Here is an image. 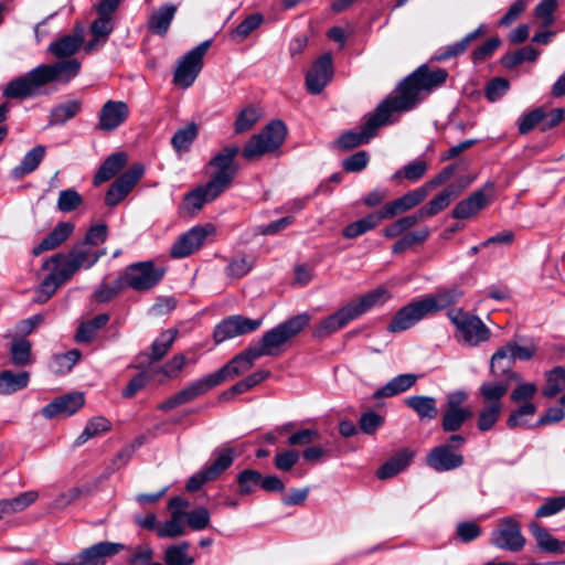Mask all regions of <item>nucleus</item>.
<instances>
[{
  "label": "nucleus",
  "mask_w": 565,
  "mask_h": 565,
  "mask_svg": "<svg viewBox=\"0 0 565 565\" xmlns=\"http://www.w3.org/2000/svg\"><path fill=\"white\" fill-rule=\"evenodd\" d=\"M84 44L82 31L61 36L49 45V52L58 61L52 64H41L10 81L3 89L8 98L23 99L35 96L41 88L50 83L67 84L76 77L81 71V62L72 58Z\"/></svg>",
  "instance_id": "f257e3e1"
},
{
  "label": "nucleus",
  "mask_w": 565,
  "mask_h": 565,
  "mask_svg": "<svg viewBox=\"0 0 565 565\" xmlns=\"http://www.w3.org/2000/svg\"><path fill=\"white\" fill-rule=\"evenodd\" d=\"M447 76V72L443 68L431 70L423 65L404 79L396 95L385 99L384 104H388L393 115L411 110L419 102L422 93H429L440 86L446 82Z\"/></svg>",
  "instance_id": "f03ea898"
},
{
  "label": "nucleus",
  "mask_w": 565,
  "mask_h": 565,
  "mask_svg": "<svg viewBox=\"0 0 565 565\" xmlns=\"http://www.w3.org/2000/svg\"><path fill=\"white\" fill-rule=\"evenodd\" d=\"M462 292L457 288L441 290L427 295L417 301H413L401 308L387 326L390 332L405 331L428 315L438 312L457 302Z\"/></svg>",
  "instance_id": "7ed1b4c3"
},
{
  "label": "nucleus",
  "mask_w": 565,
  "mask_h": 565,
  "mask_svg": "<svg viewBox=\"0 0 565 565\" xmlns=\"http://www.w3.org/2000/svg\"><path fill=\"white\" fill-rule=\"evenodd\" d=\"M310 319L306 312L294 316L266 331L260 342L255 345L263 356H277L284 351V347L309 324Z\"/></svg>",
  "instance_id": "20e7f679"
},
{
  "label": "nucleus",
  "mask_w": 565,
  "mask_h": 565,
  "mask_svg": "<svg viewBox=\"0 0 565 565\" xmlns=\"http://www.w3.org/2000/svg\"><path fill=\"white\" fill-rule=\"evenodd\" d=\"M43 268L52 269V273L43 280L39 288V302L46 301L62 284L70 280L81 269L70 253L52 256L44 263Z\"/></svg>",
  "instance_id": "39448f33"
},
{
  "label": "nucleus",
  "mask_w": 565,
  "mask_h": 565,
  "mask_svg": "<svg viewBox=\"0 0 565 565\" xmlns=\"http://www.w3.org/2000/svg\"><path fill=\"white\" fill-rule=\"evenodd\" d=\"M448 318L456 327V339L466 345L477 347L488 341L491 337V330L476 316L465 312L462 309H451L448 311Z\"/></svg>",
  "instance_id": "423d86ee"
},
{
  "label": "nucleus",
  "mask_w": 565,
  "mask_h": 565,
  "mask_svg": "<svg viewBox=\"0 0 565 565\" xmlns=\"http://www.w3.org/2000/svg\"><path fill=\"white\" fill-rule=\"evenodd\" d=\"M393 114L388 109V104L384 102L377 107L374 115H372L363 125L360 131H348L343 134L337 141L341 149L350 150L362 143L369 142L376 134V130L392 122Z\"/></svg>",
  "instance_id": "0eeeda50"
},
{
  "label": "nucleus",
  "mask_w": 565,
  "mask_h": 565,
  "mask_svg": "<svg viewBox=\"0 0 565 565\" xmlns=\"http://www.w3.org/2000/svg\"><path fill=\"white\" fill-rule=\"evenodd\" d=\"M286 134L287 129L282 121L270 122L248 140L243 149L244 158L255 159L276 150L282 145Z\"/></svg>",
  "instance_id": "6e6552de"
},
{
  "label": "nucleus",
  "mask_w": 565,
  "mask_h": 565,
  "mask_svg": "<svg viewBox=\"0 0 565 565\" xmlns=\"http://www.w3.org/2000/svg\"><path fill=\"white\" fill-rule=\"evenodd\" d=\"M514 381L518 386L511 394V401L514 403L525 402L521 407L513 412L509 419L508 426L514 428L518 426H525V417H531L535 414L536 407L530 399L536 394L537 387L534 383H521V377L516 373L508 374V382Z\"/></svg>",
  "instance_id": "1a4fd4ad"
},
{
  "label": "nucleus",
  "mask_w": 565,
  "mask_h": 565,
  "mask_svg": "<svg viewBox=\"0 0 565 565\" xmlns=\"http://www.w3.org/2000/svg\"><path fill=\"white\" fill-rule=\"evenodd\" d=\"M238 153V147L227 146L216 153L210 161V167L213 169V173L209 182L222 192L231 185L237 172V166L234 160Z\"/></svg>",
  "instance_id": "9d476101"
},
{
  "label": "nucleus",
  "mask_w": 565,
  "mask_h": 565,
  "mask_svg": "<svg viewBox=\"0 0 565 565\" xmlns=\"http://www.w3.org/2000/svg\"><path fill=\"white\" fill-rule=\"evenodd\" d=\"M210 46L211 41H204L181 58L174 71L173 82L175 85L188 88L194 83L203 67V57Z\"/></svg>",
  "instance_id": "9b49d317"
},
{
  "label": "nucleus",
  "mask_w": 565,
  "mask_h": 565,
  "mask_svg": "<svg viewBox=\"0 0 565 565\" xmlns=\"http://www.w3.org/2000/svg\"><path fill=\"white\" fill-rule=\"evenodd\" d=\"M468 399L466 391H454L446 396V412L444 413L441 426L447 433L456 431L461 428L467 419L472 416V411L469 407H463L462 404Z\"/></svg>",
  "instance_id": "f8f14e48"
},
{
  "label": "nucleus",
  "mask_w": 565,
  "mask_h": 565,
  "mask_svg": "<svg viewBox=\"0 0 565 565\" xmlns=\"http://www.w3.org/2000/svg\"><path fill=\"white\" fill-rule=\"evenodd\" d=\"M164 275L162 267H154L151 262L132 264L124 273L127 286L135 290H148L156 286Z\"/></svg>",
  "instance_id": "ddd939ff"
},
{
  "label": "nucleus",
  "mask_w": 565,
  "mask_h": 565,
  "mask_svg": "<svg viewBox=\"0 0 565 565\" xmlns=\"http://www.w3.org/2000/svg\"><path fill=\"white\" fill-rule=\"evenodd\" d=\"M263 324V319H250L241 315L223 319L214 329L213 338L216 343L256 331Z\"/></svg>",
  "instance_id": "4468645a"
},
{
  "label": "nucleus",
  "mask_w": 565,
  "mask_h": 565,
  "mask_svg": "<svg viewBox=\"0 0 565 565\" xmlns=\"http://www.w3.org/2000/svg\"><path fill=\"white\" fill-rule=\"evenodd\" d=\"M262 356L263 354L257 347L250 345L239 354L235 355L226 365L211 373V376L217 386L226 379H233L250 370L255 361Z\"/></svg>",
  "instance_id": "2eb2a0df"
},
{
  "label": "nucleus",
  "mask_w": 565,
  "mask_h": 565,
  "mask_svg": "<svg viewBox=\"0 0 565 565\" xmlns=\"http://www.w3.org/2000/svg\"><path fill=\"white\" fill-rule=\"evenodd\" d=\"M142 174L143 167L134 164L111 184L106 193V204L109 206L119 204L138 183Z\"/></svg>",
  "instance_id": "dca6fc26"
},
{
  "label": "nucleus",
  "mask_w": 565,
  "mask_h": 565,
  "mask_svg": "<svg viewBox=\"0 0 565 565\" xmlns=\"http://www.w3.org/2000/svg\"><path fill=\"white\" fill-rule=\"evenodd\" d=\"M215 386L216 384L214 383V380L212 379L211 374H207L206 376L190 383L183 390L170 396L159 406V408L161 411L173 409L179 405H182L196 398L198 396L206 393L209 390Z\"/></svg>",
  "instance_id": "f3484780"
},
{
  "label": "nucleus",
  "mask_w": 565,
  "mask_h": 565,
  "mask_svg": "<svg viewBox=\"0 0 565 565\" xmlns=\"http://www.w3.org/2000/svg\"><path fill=\"white\" fill-rule=\"evenodd\" d=\"M215 386L216 384L214 383V380L212 379L211 374H207L206 376L190 383L183 390L170 396L159 406V408L161 411L173 409L179 405H182L196 398L198 396L206 393L209 390Z\"/></svg>",
  "instance_id": "a211bd4d"
},
{
  "label": "nucleus",
  "mask_w": 565,
  "mask_h": 565,
  "mask_svg": "<svg viewBox=\"0 0 565 565\" xmlns=\"http://www.w3.org/2000/svg\"><path fill=\"white\" fill-rule=\"evenodd\" d=\"M129 113L126 102L107 100L100 108L97 127L102 131H114L127 120Z\"/></svg>",
  "instance_id": "6ab92c4d"
},
{
  "label": "nucleus",
  "mask_w": 565,
  "mask_h": 565,
  "mask_svg": "<svg viewBox=\"0 0 565 565\" xmlns=\"http://www.w3.org/2000/svg\"><path fill=\"white\" fill-rule=\"evenodd\" d=\"M525 542L520 523L515 519L509 516L501 520L500 529L497 532V547L520 552L525 546Z\"/></svg>",
  "instance_id": "aec40b11"
},
{
  "label": "nucleus",
  "mask_w": 565,
  "mask_h": 565,
  "mask_svg": "<svg viewBox=\"0 0 565 565\" xmlns=\"http://www.w3.org/2000/svg\"><path fill=\"white\" fill-rule=\"evenodd\" d=\"M332 57L329 53L318 58L306 75V85L311 94H319L332 77Z\"/></svg>",
  "instance_id": "412c9836"
},
{
  "label": "nucleus",
  "mask_w": 565,
  "mask_h": 565,
  "mask_svg": "<svg viewBox=\"0 0 565 565\" xmlns=\"http://www.w3.org/2000/svg\"><path fill=\"white\" fill-rule=\"evenodd\" d=\"M473 178H466L465 180H461V183L459 185L450 184L446 189H444L441 192H439L435 198H433L425 206H423L420 210V216L425 218L431 217L439 212L444 211L450 202L458 196V194L470 185Z\"/></svg>",
  "instance_id": "4be33fe9"
},
{
  "label": "nucleus",
  "mask_w": 565,
  "mask_h": 565,
  "mask_svg": "<svg viewBox=\"0 0 565 565\" xmlns=\"http://www.w3.org/2000/svg\"><path fill=\"white\" fill-rule=\"evenodd\" d=\"M85 403L82 393H72L55 398L42 408V415L46 418L68 417L75 414Z\"/></svg>",
  "instance_id": "5701e85b"
},
{
  "label": "nucleus",
  "mask_w": 565,
  "mask_h": 565,
  "mask_svg": "<svg viewBox=\"0 0 565 565\" xmlns=\"http://www.w3.org/2000/svg\"><path fill=\"white\" fill-rule=\"evenodd\" d=\"M207 236L204 227H193L173 244L171 255L175 258H183L198 250Z\"/></svg>",
  "instance_id": "b1692460"
},
{
  "label": "nucleus",
  "mask_w": 565,
  "mask_h": 565,
  "mask_svg": "<svg viewBox=\"0 0 565 565\" xmlns=\"http://www.w3.org/2000/svg\"><path fill=\"white\" fill-rule=\"evenodd\" d=\"M427 463L436 471H449L463 463V457L449 449V446L440 445L430 450Z\"/></svg>",
  "instance_id": "393cba45"
},
{
  "label": "nucleus",
  "mask_w": 565,
  "mask_h": 565,
  "mask_svg": "<svg viewBox=\"0 0 565 565\" xmlns=\"http://www.w3.org/2000/svg\"><path fill=\"white\" fill-rule=\"evenodd\" d=\"M125 546L120 543L100 542L79 554L81 565H105L107 556L115 555L122 551Z\"/></svg>",
  "instance_id": "a878e982"
},
{
  "label": "nucleus",
  "mask_w": 565,
  "mask_h": 565,
  "mask_svg": "<svg viewBox=\"0 0 565 565\" xmlns=\"http://www.w3.org/2000/svg\"><path fill=\"white\" fill-rule=\"evenodd\" d=\"M355 317L352 312V309L349 305L344 306L333 315L323 319L313 331L315 337L323 338L327 337L344 326H347L350 321L354 320Z\"/></svg>",
  "instance_id": "bb28decb"
},
{
  "label": "nucleus",
  "mask_w": 565,
  "mask_h": 565,
  "mask_svg": "<svg viewBox=\"0 0 565 565\" xmlns=\"http://www.w3.org/2000/svg\"><path fill=\"white\" fill-rule=\"evenodd\" d=\"M390 299V291L385 287H377L348 305L352 309L354 317L358 318L364 312L384 305Z\"/></svg>",
  "instance_id": "cd10ccee"
},
{
  "label": "nucleus",
  "mask_w": 565,
  "mask_h": 565,
  "mask_svg": "<svg viewBox=\"0 0 565 565\" xmlns=\"http://www.w3.org/2000/svg\"><path fill=\"white\" fill-rule=\"evenodd\" d=\"M489 202L484 190H477L465 200H461L452 210V217L457 220H467L481 211Z\"/></svg>",
  "instance_id": "c85d7f7f"
},
{
  "label": "nucleus",
  "mask_w": 565,
  "mask_h": 565,
  "mask_svg": "<svg viewBox=\"0 0 565 565\" xmlns=\"http://www.w3.org/2000/svg\"><path fill=\"white\" fill-rule=\"evenodd\" d=\"M74 228L71 222L57 223L53 231L33 248V255L38 256L43 252L55 249L72 235Z\"/></svg>",
  "instance_id": "c756f323"
},
{
  "label": "nucleus",
  "mask_w": 565,
  "mask_h": 565,
  "mask_svg": "<svg viewBox=\"0 0 565 565\" xmlns=\"http://www.w3.org/2000/svg\"><path fill=\"white\" fill-rule=\"evenodd\" d=\"M114 30L113 17L98 15L90 25L92 40L85 46L86 52H94L103 46Z\"/></svg>",
  "instance_id": "7c9ffc66"
},
{
  "label": "nucleus",
  "mask_w": 565,
  "mask_h": 565,
  "mask_svg": "<svg viewBox=\"0 0 565 565\" xmlns=\"http://www.w3.org/2000/svg\"><path fill=\"white\" fill-rule=\"evenodd\" d=\"M243 454V448L241 447H224L214 451L215 459L211 465L204 467L210 475V478L215 480L218 478L226 469L231 467L235 457H238Z\"/></svg>",
  "instance_id": "2f4dec72"
},
{
  "label": "nucleus",
  "mask_w": 565,
  "mask_h": 565,
  "mask_svg": "<svg viewBox=\"0 0 565 565\" xmlns=\"http://www.w3.org/2000/svg\"><path fill=\"white\" fill-rule=\"evenodd\" d=\"M221 193L216 186L207 182L205 185L198 186L184 198V205L189 211L196 212L204 204L214 201Z\"/></svg>",
  "instance_id": "473e14b6"
},
{
  "label": "nucleus",
  "mask_w": 565,
  "mask_h": 565,
  "mask_svg": "<svg viewBox=\"0 0 565 565\" xmlns=\"http://www.w3.org/2000/svg\"><path fill=\"white\" fill-rule=\"evenodd\" d=\"M530 531L537 547L545 553L562 554L565 552V541L554 537L545 527L537 523L530 524Z\"/></svg>",
  "instance_id": "72a5a7b5"
},
{
  "label": "nucleus",
  "mask_w": 565,
  "mask_h": 565,
  "mask_svg": "<svg viewBox=\"0 0 565 565\" xmlns=\"http://www.w3.org/2000/svg\"><path fill=\"white\" fill-rule=\"evenodd\" d=\"M177 7L163 4L154 10L148 19V29L158 35H164L175 15Z\"/></svg>",
  "instance_id": "f704fd0d"
},
{
  "label": "nucleus",
  "mask_w": 565,
  "mask_h": 565,
  "mask_svg": "<svg viewBox=\"0 0 565 565\" xmlns=\"http://www.w3.org/2000/svg\"><path fill=\"white\" fill-rule=\"evenodd\" d=\"M36 491H26L12 499L0 500V520L19 513L36 501Z\"/></svg>",
  "instance_id": "c9c22d12"
},
{
  "label": "nucleus",
  "mask_w": 565,
  "mask_h": 565,
  "mask_svg": "<svg viewBox=\"0 0 565 565\" xmlns=\"http://www.w3.org/2000/svg\"><path fill=\"white\" fill-rule=\"evenodd\" d=\"M535 353L536 347L534 344L521 345L515 341H510L497 349V361L504 359L509 361H529Z\"/></svg>",
  "instance_id": "e433bc0d"
},
{
  "label": "nucleus",
  "mask_w": 565,
  "mask_h": 565,
  "mask_svg": "<svg viewBox=\"0 0 565 565\" xmlns=\"http://www.w3.org/2000/svg\"><path fill=\"white\" fill-rule=\"evenodd\" d=\"M127 160V156L124 152L109 156L95 174L94 184L98 185L110 180L126 166Z\"/></svg>",
  "instance_id": "4c0bfd02"
},
{
  "label": "nucleus",
  "mask_w": 565,
  "mask_h": 565,
  "mask_svg": "<svg viewBox=\"0 0 565 565\" xmlns=\"http://www.w3.org/2000/svg\"><path fill=\"white\" fill-rule=\"evenodd\" d=\"M82 110L79 99H68L54 106L50 111L49 125H63L74 118Z\"/></svg>",
  "instance_id": "58836bf2"
},
{
  "label": "nucleus",
  "mask_w": 565,
  "mask_h": 565,
  "mask_svg": "<svg viewBox=\"0 0 565 565\" xmlns=\"http://www.w3.org/2000/svg\"><path fill=\"white\" fill-rule=\"evenodd\" d=\"M414 457L409 449H403L393 456L388 461L382 465L376 475L380 479H388L404 470Z\"/></svg>",
  "instance_id": "ea45409f"
},
{
  "label": "nucleus",
  "mask_w": 565,
  "mask_h": 565,
  "mask_svg": "<svg viewBox=\"0 0 565 565\" xmlns=\"http://www.w3.org/2000/svg\"><path fill=\"white\" fill-rule=\"evenodd\" d=\"M109 321V316L107 313H100L96 316L94 319L84 321L77 328L75 340L78 343H89L92 342L98 331L104 328Z\"/></svg>",
  "instance_id": "a19ab883"
},
{
  "label": "nucleus",
  "mask_w": 565,
  "mask_h": 565,
  "mask_svg": "<svg viewBox=\"0 0 565 565\" xmlns=\"http://www.w3.org/2000/svg\"><path fill=\"white\" fill-rule=\"evenodd\" d=\"M417 381V376L411 373L393 377L383 387L375 392V397H392L411 388Z\"/></svg>",
  "instance_id": "79ce46f5"
},
{
  "label": "nucleus",
  "mask_w": 565,
  "mask_h": 565,
  "mask_svg": "<svg viewBox=\"0 0 565 565\" xmlns=\"http://www.w3.org/2000/svg\"><path fill=\"white\" fill-rule=\"evenodd\" d=\"M45 156V147L36 146L28 151L22 158L20 164L13 168L12 175L15 179H20L31 172H33Z\"/></svg>",
  "instance_id": "37998d69"
},
{
  "label": "nucleus",
  "mask_w": 565,
  "mask_h": 565,
  "mask_svg": "<svg viewBox=\"0 0 565 565\" xmlns=\"http://www.w3.org/2000/svg\"><path fill=\"white\" fill-rule=\"evenodd\" d=\"M405 404L416 412L420 418L434 419L438 415L436 399L431 396H411L405 399Z\"/></svg>",
  "instance_id": "c03bdc74"
},
{
  "label": "nucleus",
  "mask_w": 565,
  "mask_h": 565,
  "mask_svg": "<svg viewBox=\"0 0 565 565\" xmlns=\"http://www.w3.org/2000/svg\"><path fill=\"white\" fill-rule=\"evenodd\" d=\"M70 254L81 268H90L100 257L106 255V249H95L79 243L70 250Z\"/></svg>",
  "instance_id": "a18cd8bd"
},
{
  "label": "nucleus",
  "mask_w": 565,
  "mask_h": 565,
  "mask_svg": "<svg viewBox=\"0 0 565 565\" xmlns=\"http://www.w3.org/2000/svg\"><path fill=\"white\" fill-rule=\"evenodd\" d=\"M30 374L28 372L14 373L3 371L0 373V394L10 395L28 386Z\"/></svg>",
  "instance_id": "49530a36"
},
{
  "label": "nucleus",
  "mask_w": 565,
  "mask_h": 565,
  "mask_svg": "<svg viewBox=\"0 0 565 565\" xmlns=\"http://www.w3.org/2000/svg\"><path fill=\"white\" fill-rule=\"evenodd\" d=\"M185 363L186 358L183 354H177L163 366L151 367L150 372L153 379H157L158 382L163 383L166 380L177 377L180 371L184 367Z\"/></svg>",
  "instance_id": "de8ad7c7"
},
{
  "label": "nucleus",
  "mask_w": 565,
  "mask_h": 565,
  "mask_svg": "<svg viewBox=\"0 0 565 565\" xmlns=\"http://www.w3.org/2000/svg\"><path fill=\"white\" fill-rule=\"evenodd\" d=\"M189 543L181 542L170 545L164 552L167 565H193L194 558L189 554Z\"/></svg>",
  "instance_id": "09e8293b"
},
{
  "label": "nucleus",
  "mask_w": 565,
  "mask_h": 565,
  "mask_svg": "<svg viewBox=\"0 0 565 565\" xmlns=\"http://www.w3.org/2000/svg\"><path fill=\"white\" fill-rule=\"evenodd\" d=\"M177 333V330L169 329L163 331L153 341L149 354L150 362L159 361L168 353L175 340Z\"/></svg>",
  "instance_id": "8fccbe9b"
},
{
  "label": "nucleus",
  "mask_w": 565,
  "mask_h": 565,
  "mask_svg": "<svg viewBox=\"0 0 565 565\" xmlns=\"http://www.w3.org/2000/svg\"><path fill=\"white\" fill-rule=\"evenodd\" d=\"M484 26L480 25L477 30L467 34L460 41L456 42L455 44L448 45L446 50L440 54L439 60H446L462 54L477 39L484 35Z\"/></svg>",
  "instance_id": "3c124183"
},
{
  "label": "nucleus",
  "mask_w": 565,
  "mask_h": 565,
  "mask_svg": "<svg viewBox=\"0 0 565 565\" xmlns=\"http://www.w3.org/2000/svg\"><path fill=\"white\" fill-rule=\"evenodd\" d=\"M110 422L102 416L93 417L89 419L82 431V434L76 438L75 444L81 446L85 444L87 440L106 433L110 429Z\"/></svg>",
  "instance_id": "603ef678"
},
{
  "label": "nucleus",
  "mask_w": 565,
  "mask_h": 565,
  "mask_svg": "<svg viewBox=\"0 0 565 565\" xmlns=\"http://www.w3.org/2000/svg\"><path fill=\"white\" fill-rule=\"evenodd\" d=\"M565 390V369L556 366L546 373V385L542 394L547 398L555 397Z\"/></svg>",
  "instance_id": "864d4df0"
},
{
  "label": "nucleus",
  "mask_w": 565,
  "mask_h": 565,
  "mask_svg": "<svg viewBox=\"0 0 565 565\" xmlns=\"http://www.w3.org/2000/svg\"><path fill=\"white\" fill-rule=\"evenodd\" d=\"M185 532L183 518H180L179 512L171 513L170 520L157 526V535L162 539L182 536Z\"/></svg>",
  "instance_id": "5fc2aeb1"
},
{
  "label": "nucleus",
  "mask_w": 565,
  "mask_h": 565,
  "mask_svg": "<svg viewBox=\"0 0 565 565\" xmlns=\"http://www.w3.org/2000/svg\"><path fill=\"white\" fill-rule=\"evenodd\" d=\"M10 353L14 365L25 366L32 363L31 343L25 339L13 340Z\"/></svg>",
  "instance_id": "6e6d98bb"
},
{
  "label": "nucleus",
  "mask_w": 565,
  "mask_h": 565,
  "mask_svg": "<svg viewBox=\"0 0 565 565\" xmlns=\"http://www.w3.org/2000/svg\"><path fill=\"white\" fill-rule=\"evenodd\" d=\"M379 225V217H375L374 214H369L365 217H362L343 230V236L347 238H355Z\"/></svg>",
  "instance_id": "4d7b16f0"
},
{
  "label": "nucleus",
  "mask_w": 565,
  "mask_h": 565,
  "mask_svg": "<svg viewBox=\"0 0 565 565\" xmlns=\"http://www.w3.org/2000/svg\"><path fill=\"white\" fill-rule=\"evenodd\" d=\"M259 119L258 110L253 106L243 108L234 122L236 134H243L250 130Z\"/></svg>",
  "instance_id": "13d9d810"
},
{
  "label": "nucleus",
  "mask_w": 565,
  "mask_h": 565,
  "mask_svg": "<svg viewBox=\"0 0 565 565\" xmlns=\"http://www.w3.org/2000/svg\"><path fill=\"white\" fill-rule=\"evenodd\" d=\"M198 136V127L195 124H190L186 127L179 129L172 137V146L177 151L186 150Z\"/></svg>",
  "instance_id": "bf43d9fd"
},
{
  "label": "nucleus",
  "mask_w": 565,
  "mask_h": 565,
  "mask_svg": "<svg viewBox=\"0 0 565 565\" xmlns=\"http://www.w3.org/2000/svg\"><path fill=\"white\" fill-rule=\"evenodd\" d=\"M263 22V15L259 13L250 14L242 21L232 32L231 36L234 41L241 42L246 39Z\"/></svg>",
  "instance_id": "052dcab7"
},
{
  "label": "nucleus",
  "mask_w": 565,
  "mask_h": 565,
  "mask_svg": "<svg viewBox=\"0 0 565 565\" xmlns=\"http://www.w3.org/2000/svg\"><path fill=\"white\" fill-rule=\"evenodd\" d=\"M262 473L257 470L246 469L237 476V483L239 487V494H249L257 486H260Z\"/></svg>",
  "instance_id": "680f3d73"
},
{
  "label": "nucleus",
  "mask_w": 565,
  "mask_h": 565,
  "mask_svg": "<svg viewBox=\"0 0 565 565\" xmlns=\"http://www.w3.org/2000/svg\"><path fill=\"white\" fill-rule=\"evenodd\" d=\"M254 266V258L250 256H236L232 258L226 267L227 276L241 278L247 275Z\"/></svg>",
  "instance_id": "e2e57ef3"
},
{
  "label": "nucleus",
  "mask_w": 565,
  "mask_h": 565,
  "mask_svg": "<svg viewBox=\"0 0 565 565\" xmlns=\"http://www.w3.org/2000/svg\"><path fill=\"white\" fill-rule=\"evenodd\" d=\"M81 352L76 349L71 350L63 354H57L53 358L51 367L55 373H65L72 370L75 363L79 360Z\"/></svg>",
  "instance_id": "0e129e2a"
},
{
  "label": "nucleus",
  "mask_w": 565,
  "mask_h": 565,
  "mask_svg": "<svg viewBox=\"0 0 565 565\" xmlns=\"http://www.w3.org/2000/svg\"><path fill=\"white\" fill-rule=\"evenodd\" d=\"M427 170V163L423 160H415L406 164L403 169L393 174V179L405 178L408 181L416 182L419 180Z\"/></svg>",
  "instance_id": "69168bd1"
},
{
  "label": "nucleus",
  "mask_w": 565,
  "mask_h": 565,
  "mask_svg": "<svg viewBox=\"0 0 565 565\" xmlns=\"http://www.w3.org/2000/svg\"><path fill=\"white\" fill-rule=\"evenodd\" d=\"M557 8V0H542L534 10V15L541 21L543 28L552 25L555 21L554 12Z\"/></svg>",
  "instance_id": "338daca9"
},
{
  "label": "nucleus",
  "mask_w": 565,
  "mask_h": 565,
  "mask_svg": "<svg viewBox=\"0 0 565 565\" xmlns=\"http://www.w3.org/2000/svg\"><path fill=\"white\" fill-rule=\"evenodd\" d=\"M565 510V495L547 498L545 502L535 511L536 518H547Z\"/></svg>",
  "instance_id": "774afa93"
}]
</instances>
